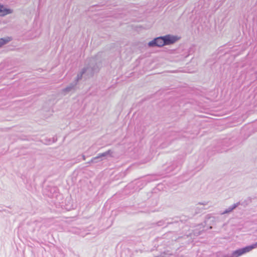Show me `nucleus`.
Wrapping results in <instances>:
<instances>
[{"label": "nucleus", "instance_id": "obj_3", "mask_svg": "<svg viewBox=\"0 0 257 257\" xmlns=\"http://www.w3.org/2000/svg\"><path fill=\"white\" fill-rule=\"evenodd\" d=\"M12 11L5 8L3 6L0 5V16H4L7 14L12 13Z\"/></svg>", "mask_w": 257, "mask_h": 257}, {"label": "nucleus", "instance_id": "obj_7", "mask_svg": "<svg viewBox=\"0 0 257 257\" xmlns=\"http://www.w3.org/2000/svg\"><path fill=\"white\" fill-rule=\"evenodd\" d=\"M109 152H110V151H108V152H105V153H104L102 154L101 155V156H104L106 155L107 154H108L109 153Z\"/></svg>", "mask_w": 257, "mask_h": 257}, {"label": "nucleus", "instance_id": "obj_1", "mask_svg": "<svg viewBox=\"0 0 257 257\" xmlns=\"http://www.w3.org/2000/svg\"><path fill=\"white\" fill-rule=\"evenodd\" d=\"M150 47L158 46L162 47L165 45V41L163 37H158L148 43Z\"/></svg>", "mask_w": 257, "mask_h": 257}, {"label": "nucleus", "instance_id": "obj_6", "mask_svg": "<svg viewBox=\"0 0 257 257\" xmlns=\"http://www.w3.org/2000/svg\"><path fill=\"white\" fill-rule=\"evenodd\" d=\"M11 40L10 38L8 37L7 38H1L0 39V47L5 45Z\"/></svg>", "mask_w": 257, "mask_h": 257}, {"label": "nucleus", "instance_id": "obj_2", "mask_svg": "<svg viewBox=\"0 0 257 257\" xmlns=\"http://www.w3.org/2000/svg\"><path fill=\"white\" fill-rule=\"evenodd\" d=\"M163 38L165 41V45H169L174 43L179 39V38L171 35H167L163 37Z\"/></svg>", "mask_w": 257, "mask_h": 257}, {"label": "nucleus", "instance_id": "obj_4", "mask_svg": "<svg viewBox=\"0 0 257 257\" xmlns=\"http://www.w3.org/2000/svg\"><path fill=\"white\" fill-rule=\"evenodd\" d=\"M257 247V242L249 246H246L244 248H242V249L243 250V253L249 252L252 249Z\"/></svg>", "mask_w": 257, "mask_h": 257}, {"label": "nucleus", "instance_id": "obj_5", "mask_svg": "<svg viewBox=\"0 0 257 257\" xmlns=\"http://www.w3.org/2000/svg\"><path fill=\"white\" fill-rule=\"evenodd\" d=\"M243 254H244L243 252V250L242 248H241L234 251L233 253V255L234 257H238L239 256H240Z\"/></svg>", "mask_w": 257, "mask_h": 257}]
</instances>
